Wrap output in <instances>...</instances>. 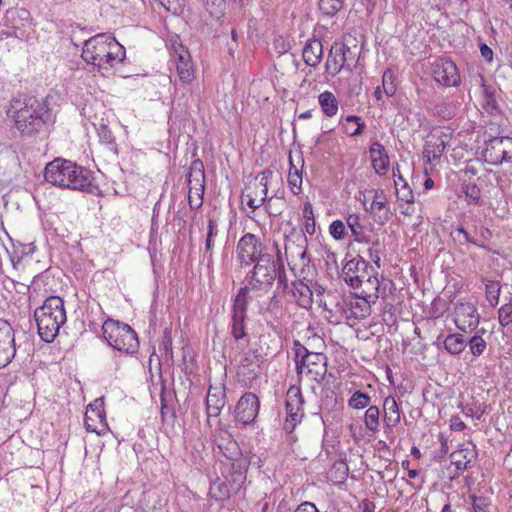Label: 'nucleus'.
<instances>
[{
	"label": "nucleus",
	"mask_w": 512,
	"mask_h": 512,
	"mask_svg": "<svg viewBox=\"0 0 512 512\" xmlns=\"http://www.w3.org/2000/svg\"><path fill=\"white\" fill-rule=\"evenodd\" d=\"M45 180L55 186L92 193L96 188L88 170L71 161L57 158L45 167Z\"/></svg>",
	"instance_id": "nucleus-1"
},
{
	"label": "nucleus",
	"mask_w": 512,
	"mask_h": 512,
	"mask_svg": "<svg viewBox=\"0 0 512 512\" xmlns=\"http://www.w3.org/2000/svg\"><path fill=\"white\" fill-rule=\"evenodd\" d=\"M81 57L87 64L99 69L111 68L125 59L126 52L114 37L99 33L84 42Z\"/></svg>",
	"instance_id": "nucleus-2"
},
{
	"label": "nucleus",
	"mask_w": 512,
	"mask_h": 512,
	"mask_svg": "<svg viewBox=\"0 0 512 512\" xmlns=\"http://www.w3.org/2000/svg\"><path fill=\"white\" fill-rule=\"evenodd\" d=\"M40 338L52 342L66 322L64 301L58 296L48 297L34 312Z\"/></svg>",
	"instance_id": "nucleus-3"
},
{
	"label": "nucleus",
	"mask_w": 512,
	"mask_h": 512,
	"mask_svg": "<svg viewBox=\"0 0 512 512\" xmlns=\"http://www.w3.org/2000/svg\"><path fill=\"white\" fill-rule=\"evenodd\" d=\"M103 338L113 349L125 354H134L139 349L136 332L127 323L107 318L102 324Z\"/></svg>",
	"instance_id": "nucleus-4"
},
{
	"label": "nucleus",
	"mask_w": 512,
	"mask_h": 512,
	"mask_svg": "<svg viewBox=\"0 0 512 512\" xmlns=\"http://www.w3.org/2000/svg\"><path fill=\"white\" fill-rule=\"evenodd\" d=\"M278 256L276 260L271 254L262 255L259 261L253 263L252 269L247 273V285L240 289H246V298L249 293H267L273 286L277 277Z\"/></svg>",
	"instance_id": "nucleus-5"
},
{
	"label": "nucleus",
	"mask_w": 512,
	"mask_h": 512,
	"mask_svg": "<svg viewBox=\"0 0 512 512\" xmlns=\"http://www.w3.org/2000/svg\"><path fill=\"white\" fill-rule=\"evenodd\" d=\"M23 104L16 112L15 125L23 135H31L44 126L49 118V110L35 97L25 98Z\"/></svg>",
	"instance_id": "nucleus-6"
},
{
	"label": "nucleus",
	"mask_w": 512,
	"mask_h": 512,
	"mask_svg": "<svg viewBox=\"0 0 512 512\" xmlns=\"http://www.w3.org/2000/svg\"><path fill=\"white\" fill-rule=\"evenodd\" d=\"M237 260L240 266L249 267L256 261H259L262 255H269L265 251V245L252 233L244 234L238 241L236 247Z\"/></svg>",
	"instance_id": "nucleus-7"
},
{
	"label": "nucleus",
	"mask_w": 512,
	"mask_h": 512,
	"mask_svg": "<svg viewBox=\"0 0 512 512\" xmlns=\"http://www.w3.org/2000/svg\"><path fill=\"white\" fill-rule=\"evenodd\" d=\"M453 321L462 332H473L480 323V315L475 303L465 298L459 299L454 306Z\"/></svg>",
	"instance_id": "nucleus-8"
},
{
	"label": "nucleus",
	"mask_w": 512,
	"mask_h": 512,
	"mask_svg": "<svg viewBox=\"0 0 512 512\" xmlns=\"http://www.w3.org/2000/svg\"><path fill=\"white\" fill-rule=\"evenodd\" d=\"M304 398L301 390L297 386H291L286 393L285 408H286V420L284 423V430L288 433H292L304 417Z\"/></svg>",
	"instance_id": "nucleus-9"
},
{
	"label": "nucleus",
	"mask_w": 512,
	"mask_h": 512,
	"mask_svg": "<svg viewBox=\"0 0 512 512\" xmlns=\"http://www.w3.org/2000/svg\"><path fill=\"white\" fill-rule=\"evenodd\" d=\"M246 289H239L232 306L231 334L236 341L247 338L245 320L249 299L246 298Z\"/></svg>",
	"instance_id": "nucleus-10"
},
{
	"label": "nucleus",
	"mask_w": 512,
	"mask_h": 512,
	"mask_svg": "<svg viewBox=\"0 0 512 512\" xmlns=\"http://www.w3.org/2000/svg\"><path fill=\"white\" fill-rule=\"evenodd\" d=\"M452 139V131L449 128L434 129L428 136L423 156L429 164L439 161L446 147Z\"/></svg>",
	"instance_id": "nucleus-11"
},
{
	"label": "nucleus",
	"mask_w": 512,
	"mask_h": 512,
	"mask_svg": "<svg viewBox=\"0 0 512 512\" xmlns=\"http://www.w3.org/2000/svg\"><path fill=\"white\" fill-rule=\"evenodd\" d=\"M301 349L304 354L301 361L296 363L297 373L299 375L306 374L311 380L319 381L327 372L326 356L322 353L309 352L303 346Z\"/></svg>",
	"instance_id": "nucleus-12"
},
{
	"label": "nucleus",
	"mask_w": 512,
	"mask_h": 512,
	"mask_svg": "<svg viewBox=\"0 0 512 512\" xmlns=\"http://www.w3.org/2000/svg\"><path fill=\"white\" fill-rule=\"evenodd\" d=\"M205 174L203 163L194 161L190 168L188 183L190 185L188 202L192 210L199 209L203 204Z\"/></svg>",
	"instance_id": "nucleus-13"
},
{
	"label": "nucleus",
	"mask_w": 512,
	"mask_h": 512,
	"mask_svg": "<svg viewBox=\"0 0 512 512\" xmlns=\"http://www.w3.org/2000/svg\"><path fill=\"white\" fill-rule=\"evenodd\" d=\"M265 360L262 356L257 355L256 352L248 350L237 368V378L240 382H243L245 386H251V384L257 380L262 373V364Z\"/></svg>",
	"instance_id": "nucleus-14"
},
{
	"label": "nucleus",
	"mask_w": 512,
	"mask_h": 512,
	"mask_svg": "<svg viewBox=\"0 0 512 512\" xmlns=\"http://www.w3.org/2000/svg\"><path fill=\"white\" fill-rule=\"evenodd\" d=\"M434 80L445 87H456L460 84V74L456 64L446 58H438L431 64Z\"/></svg>",
	"instance_id": "nucleus-15"
},
{
	"label": "nucleus",
	"mask_w": 512,
	"mask_h": 512,
	"mask_svg": "<svg viewBox=\"0 0 512 512\" xmlns=\"http://www.w3.org/2000/svg\"><path fill=\"white\" fill-rule=\"evenodd\" d=\"M84 425L88 432L104 435L108 431L103 398L90 403L84 415Z\"/></svg>",
	"instance_id": "nucleus-16"
},
{
	"label": "nucleus",
	"mask_w": 512,
	"mask_h": 512,
	"mask_svg": "<svg viewBox=\"0 0 512 512\" xmlns=\"http://www.w3.org/2000/svg\"><path fill=\"white\" fill-rule=\"evenodd\" d=\"M15 354V331L8 321L0 319V369L6 367Z\"/></svg>",
	"instance_id": "nucleus-17"
},
{
	"label": "nucleus",
	"mask_w": 512,
	"mask_h": 512,
	"mask_svg": "<svg viewBox=\"0 0 512 512\" xmlns=\"http://www.w3.org/2000/svg\"><path fill=\"white\" fill-rule=\"evenodd\" d=\"M357 199L362 203L366 212L374 217H382V214H387L386 197L382 190L365 189L358 192Z\"/></svg>",
	"instance_id": "nucleus-18"
},
{
	"label": "nucleus",
	"mask_w": 512,
	"mask_h": 512,
	"mask_svg": "<svg viewBox=\"0 0 512 512\" xmlns=\"http://www.w3.org/2000/svg\"><path fill=\"white\" fill-rule=\"evenodd\" d=\"M260 402L256 394L252 392L244 393L235 407V418L243 425L254 422L258 415Z\"/></svg>",
	"instance_id": "nucleus-19"
},
{
	"label": "nucleus",
	"mask_w": 512,
	"mask_h": 512,
	"mask_svg": "<svg viewBox=\"0 0 512 512\" xmlns=\"http://www.w3.org/2000/svg\"><path fill=\"white\" fill-rule=\"evenodd\" d=\"M368 290L354 285V319H363L370 315L371 304L375 303L378 295L375 294V284L368 283Z\"/></svg>",
	"instance_id": "nucleus-20"
},
{
	"label": "nucleus",
	"mask_w": 512,
	"mask_h": 512,
	"mask_svg": "<svg viewBox=\"0 0 512 512\" xmlns=\"http://www.w3.org/2000/svg\"><path fill=\"white\" fill-rule=\"evenodd\" d=\"M335 372H330L327 383H330L329 379H332V387H333V393L336 396H342L345 391L348 392V394L351 393L352 388L349 387V384L352 382L350 381V378L352 377V371L350 368V364L345 362L337 361V366L334 367Z\"/></svg>",
	"instance_id": "nucleus-21"
},
{
	"label": "nucleus",
	"mask_w": 512,
	"mask_h": 512,
	"mask_svg": "<svg viewBox=\"0 0 512 512\" xmlns=\"http://www.w3.org/2000/svg\"><path fill=\"white\" fill-rule=\"evenodd\" d=\"M226 403L227 396L225 384L222 382L219 383V385L210 384L206 397L207 416L209 418L219 416Z\"/></svg>",
	"instance_id": "nucleus-22"
},
{
	"label": "nucleus",
	"mask_w": 512,
	"mask_h": 512,
	"mask_svg": "<svg viewBox=\"0 0 512 512\" xmlns=\"http://www.w3.org/2000/svg\"><path fill=\"white\" fill-rule=\"evenodd\" d=\"M352 292L349 291V295L344 294L341 301L337 302L333 308L328 309L329 316L327 317L331 324L340 325L346 324L348 327H352L349 320L352 318ZM326 308V304H324Z\"/></svg>",
	"instance_id": "nucleus-23"
},
{
	"label": "nucleus",
	"mask_w": 512,
	"mask_h": 512,
	"mask_svg": "<svg viewBox=\"0 0 512 512\" xmlns=\"http://www.w3.org/2000/svg\"><path fill=\"white\" fill-rule=\"evenodd\" d=\"M214 443L219 452L228 460H237L241 455L238 443L227 430H217L214 434Z\"/></svg>",
	"instance_id": "nucleus-24"
},
{
	"label": "nucleus",
	"mask_w": 512,
	"mask_h": 512,
	"mask_svg": "<svg viewBox=\"0 0 512 512\" xmlns=\"http://www.w3.org/2000/svg\"><path fill=\"white\" fill-rule=\"evenodd\" d=\"M347 52H350V47L346 43L335 42L332 45L326 61V71L329 74L335 75L339 73L341 70H343L345 67L349 69V65L346 64Z\"/></svg>",
	"instance_id": "nucleus-25"
},
{
	"label": "nucleus",
	"mask_w": 512,
	"mask_h": 512,
	"mask_svg": "<svg viewBox=\"0 0 512 512\" xmlns=\"http://www.w3.org/2000/svg\"><path fill=\"white\" fill-rule=\"evenodd\" d=\"M268 188L255 181L247 185L242 192V203H246L253 211L261 207L267 199Z\"/></svg>",
	"instance_id": "nucleus-26"
},
{
	"label": "nucleus",
	"mask_w": 512,
	"mask_h": 512,
	"mask_svg": "<svg viewBox=\"0 0 512 512\" xmlns=\"http://www.w3.org/2000/svg\"><path fill=\"white\" fill-rule=\"evenodd\" d=\"M369 155L373 169L378 175H385L390 166V158L385 147L378 141L372 142Z\"/></svg>",
	"instance_id": "nucleus-27"
},
{
	"label": "nucleus",
	"mask_w": 512,
	"mask_h": 512,
	"mask_svg": "<svg viewBox=\"0 0 512 512\" xmlns=\"http://www.w3.org/2000/svg\"><path fill=\"white\" fill-rule=\"evenodd\" d=\"M292 295L297 305L303 309H310L314 303V290L302 280L292 283Z\"/></svg>",
	"instance_id": "nucleus-28"
},
{
	"label": "nucleus",
	"mask_w": 512,
	"mask_h": 512,
	"mask_svg": "<svg viewBox=\"0 0 512 512\" xmlns=\"http://www.w3.org/2000/svg\"><path fill=\"white\" fill-rule=\"evenodd\" d=\"M476 455L477 453L474 446L469 447L460 445L457 450L451 453V463L455 466L458 472H463L476 458Z\"/></svg>",
	"instance_id": "nucleus-29"
},
{
	"label": "nucleus",
	"mask_w": 512,
	"mask_h": 512,
	"mask_svg": "<svg viewBox=\"0 0 512 512\" xmlns=\"http://www.w3.org/2000/svg\"><path fill=\"white\" fill-rule=\"evenodd\" d=\"M176 55V70L179 78L183 83H190L194 78V69L190 54L181 46V50L179 52L176 51Z\"/></svg>",
	"instance_id": "nucleus-30"
},
{
	"label": "nucleus",
	"mask_w": 512,
	"mask_h": 512,
	"mask_svg": "<svg viewBox=\"0 0 512 512\" xmlns=\"http://www.w3.org/2000/svg\"><path fill=\"white\" fill-rule=\"evenodd\" d=\"M323 55V46L319 39L313 38L309 39L304 48H303V60L304 62L311 67H316Z\"/></svg>",
	"instance_id": "nucleus-31"
},
{
	"label": "nucleus",
	"mask_w": 512,
	"mask_h": 512,
	"mask_svg": "<svg viewBox=\"0 0 512 512\" xmlns=\"http://www.w3.org/2000/svg\"><path fill=\"white\" fill-rule=\"evenodd\" d=\"M483 157L490 165H501L504 162V156L502 154L500 137H494L488 140L485 144L483 151Z\"/></svg>",
	"instance_id": "nucleus-32"
},
{
	"label": "nucleus",
	"mask_w": 512,
	"mask_h": 512,
	"mask_svg": "<svg viewBox=\"0 0 512 512\" xmlns=\"http://www.w3.org/2000/svg\"><path fill=\"white\" fill-rule=\"evenodd\" d=\"M249 350L256 352L257 355L262 356V358L265 360L267 356L276 353L277 341L271 333H263L258 337L256 347H252Z\"/></svg>",
	"instance_id": "nucleus-33"
},
{
	"label": "nucleus",
	"mask_w": 512,
	"mask_h": 512,
	"mask_svg": "<svg viewBox=\"0 0 512 512\" xmlns=\"http://www.w3.org/2000/svg\"><path fill=\"white\" fill-rule=\"evenodd\" d=\"M383 409L386 424L390 427L397 426L401 420V412L396 400L392 396L385 398Z\"/></svg>",
	"instance_id": "nucleus-34"
},
{
	"label": "nucleus",
	"mask_w": 512,
	"mask_h": 512,
	"mask_svg": "<svg viewBox=\"0 0 512 512\" xmlns=\"http://www.w3.org/2000/svg\"><path fill=\"white\" fill-rule=\"evenodd\" d=\"M349 474V467L345 460H337L327 471V479L335 485L343 484Z\"/></svg>",
	"instance_id": "nucleus-35"
},
{
	"label": "nucleus",
	"mask_w": 512,
	"mask_h": 512,
	"mask_svg": "<svg viewBox=\"0 0 512 512\" xmlns=\"http://www.w3.org/2000/svg\"><path fill=\"white\" fill-rule=\"evenodd\" d=\"M218 225L214 219L208 220V231L205 240L204 258L207 260V265L210 266L213 263V247L214 238L218 235Z\"/></svg>",
	"instance_id": "nucleus-36"
},
{
	"label": "nucleus",
	"mask_w": 512,
	"mask_h": 512,
	"mask_svg": "<svg viewBox=\"0 0 512 512\" xmlns=\"http://www.w3.org/2000/svg\"><path fill=\"white\" fill-rule=\"evenodd\" d=\"M466 346L465 337L459 333L449 334L444 340L445 350L452 355L461 354Z\"/></svg>",
	"instance_id": "nucleus-37"
},
{
	"label": "nucleus",
	"mask_w": 512,
	"mask_h": 512,
	"mask_svg": "<svg viewBox=\"0 0 512 512\" xmlns=\"http://www.w3.org/2000/svg\"><path fill=\"white\" fill-rule=\"evenodd\" d=\"M318 99L321 109L327 117L336 115L338 111V101L333 93L325 91L319 95Z\"/></svg>",
	"instance_id": "nucleus-38"
},
{
	"label": "nucleus",
	"mask_w": 512,
	"mask_h": 512,
	"mask_svg": "<svg viewBox=\"0 0 512 512\" xmlns=\"http://www.w3.org/2000/svg\"><path fill=\"white\" fill-rule=\"evenodd\" d=\"M484 329L479 330L475 335L466 340L470 353L474 357H480L487 349V342L483 339Z\"/></svg>",
	"instance_id": "nucleus-39"
},
{
	"label": "nucleus",
	"mask_w": 512,
	"mask_h": 512,
	"mask_svg": "<svg viewBox=\"0 0 512 512\" xmlns=\"http://www.w3.org/2000/svg\"><path fill=\"white\" fill-rule=\"evenodd\" d=\"M395 189L398 201L408 204V207L403 210L402 213L405 215H411L414 212L413 207H411L414 203V194L412 189L407 183H404L402 186Z\"/></svg>",
	"instance_id": "nucleus-40"
},
{
	"label": "nucleus",
	"mask_w": 512,
	"mask_h": 512,
	"mask_svg": "<svg viewBox=\"0 0 512 512\" xmlns=\"http://www.w3.org/2000/svg\"><path fill=\"white\" fill-rule=\"evenodd\" d=\"M468 498L472 506L470 512H490L492 500L489 496L470 493Z\"/></svg>",
	"instance_id": "nucleus-41"
},
{
	"label": "nucleus",
	"mask_w": 512,
	"mask_h": 512,
	"mask_svg": "<svg viewBox=\"0 0 512 512\" xmlns=\"http://www.w3.org/2000/svg\"><path fill=\"white\" fill-rule=\"evenodd\" d=\"M288 186L294 195H299L302 191V173L293 164L290 158V170L288 174Z\"/></svg>",
	"instance_id": "nucleus-42"
},
{
	"label": "nucleus",
	"mask_w": 512,
	"mask_h": 512,
	"mask_svg": "<svg viewBox=\"0 0 512 512\" xmlns=\"http://www.w3.org/2000/svg\"><path fill=\"white\" fill-rule=\"evenodd\" d=\"M209 495L216 501L223 502L230 498V488L225 482L216 480L210 486Z\"/></svg>",
	"instance_id": "nucleus-43"
},
{
	"label": "nucleus",
	"mask_w": 512,
	"mask_h": 512,
	"mask_svg": "<svg viewBox=\"0 0 512 512\" xmlns=\"http://www.w3.org/2000/svg\"><path fill=\"white\" fill-rule=\"evenodd\" d=\"M379 409L377 406H369L364 413L365 428L373 433L378 431L379 427Z\"/></svg>",
	"instance_id": "nucleus-44"
},
{
	"label": "nucleus",
	"mask_w": 512,
	"mask_h": 512,
	"mask_svg": "<svg viewBox=\"0 0 512 512\" xmlns=\"http://www.w3.org/2000/svg\"><path fill=\"white\" fill-rule=\"evenodd\" d=\"M475 236L473 237V245L479 248H486L488 242L492 238V232L484 225L474 227Z\"/></svg>",
	"instance_id": "nucleus-45"
},
{
	"label": "nucleus",
	"mask_w": 512,
	"mask_h": 512,
	"mask_svg": "<svg viewBox=\"0 0 512 512\" xmlns=\"http://www.w3.org/2000/svg\"><path fill=\"white\" fill-rule=\"evenodd\" d=\"M462 191L468 205H478L481 199V190L474 183L463 184Z\"/></svg>",
	"instance_id": "nucleus-46"
},
{
	"label": "nucleus",
	"mask_w": 512,
	"mask_h": 512,
	"mask_svg": "<svg viewBox=\"0 0 512 512\" xmlns=\"http://www.w3.org/2000/svg\"><path fill=\"white\" fill-rule=\"evenodd\" d=\"M160 399L162 419L166 420L167 418H175L174 408L169 404V402L172 401V394L162 389Z\"/></svg>",
	"instance_id": "nucleus-47"
},
{
	"label": "nucleus",
	"mask_w": 512,
	"mask_h": 512,
	"mask_svg": "<svg viewBox=\"0 0 512 512\" xmlns=\"http://www.w3.org/2000/svg\"><path fill=\"white\" fill-rule=\"evenodd\" d=\"M451 237L458 245L473 244V236L463 226H457L451 231Z\"/></svg>",
	"instance_id": "nucleus-48"
},
{
	"label": "nucleus",
	"mask_w": 512,
	"mask_h": 512,
	"mask_svg": "<svg viewBox=\"0 0 512 512\" xmlns=\"http://www.w3.org/2000/svg\"><path fill=\"white\" fill-rule=\"evenodd\" d=\"M277 256H278V267H277V288L281 289L283 292L288 289V278L285 271V266L283 259L281 257V252L277 250Z\"/></svg>",
	"instance_id": "nucleus-49"
},
{
	"label": "nucleus",
	"mask_w": 512,
	"mask_h": 512,
	"mask_svg": "<svg viewBox=\"0 0 512 512\" xmlns=\"http://www.w3.org/2000/svg\"><path fill=\"white\" fill-rule=\"evenodd\" d=\"M486 299L491 306H496L499 301L500 285L496 281H488L485 285Z\"/></svg>",
	"instance_id": "nucleus-50"
},
{
	"label": "nucleus",
	"mask_w": 512,
	"mask_h": 512,
	"mask_svg": "<svg viewBox=\"0 0 512 512\" xmlns=\"http://www.w3.org/2000/svg\"><path fill=\"white\" fill-rule=\"evenodd\" d=\"M382 89H383V92L388 97L393 96L396 92V85L394 83V73L390 69L385 70L383 73Z\"/></svg>",
	"instance_id": "nucleus-51"
},
{
	"label": "nucleus",
	"mask_w": 512,
	"mask_h": 512,
	"mask_svg": "<svg viewBox=\"0 0 512 512\" xmlns=\"http://www.w3.org/2000/svg\"><path fill=\"white\" fill-rule=\"evenodd\" d=\"M97 134L101 143L106 144L109 147V149L115 148L116 144L113 133L107 125L101 123L97 128Z\"/></svg>",
	"instance_id": "nucleus-52"
},
{
	"label": "nucleus",
	"mask_w": 512,
	"mask_h": 512,
	"mask_svg": "<svg viewBox=\"0 0 512 512\" xmlns=\"http://www.w3.org/2000/svg\"><path fill=\"white\" fill-rule=\"evenodd\" d=\"M342 7V0H320L319 9L327 16H333Z\"/></svg>",
	"instance_id": "nucleus-53"
},
{
	"label": "nucleus",
	"mask_w": 512,
	"mask_h": 512,
	"mask_svg": "<svg viewBox=\"0 0 512 512\" xmlns=\"http://www.w3.org/2000/svg\"><path fill=\"white\" fill-rule=\"evenodd\" d=\"M371 402L372 398L368 392L354 391V409H368L369 406H373Z\"/></svg>",
	"instance_id": "nucleus-54"
},
{
	"label": "nucleus",
	"mask_w": 512,
	"mask_h": 512,
	"mask_svg": "<svg viewBox=\"0 0 512 512\" xmlns=\"http://www.w3.org/2000/svg\"><path fill=\"white\" fill-rule=\"evenodd\" d=\"M352 260H347V257L342 262V268L338 271V279L343 280L349 287H352Z\"/></svg>",
	"instance_id": "nucleus-55"
},
{
	"label": "nucleus",
	"mask_w": 512,
	"mask_h": 512,
	"mask_svg": "<svg viewBox=\"0 0 512 512\" xmlns=\"http://www.w3.org/2000/svg\"><path fill=\"white\" fill-rule=\"evenodd\" d=\"M498 320L501 326L505 327L512 323V304H504L498 310Z\"/></svg>",
	"instance_id": "nucleus-56"
},
{
	"label": "nucleus",
	"mask_w": 512,
	"mask_h": 512,
	"mask_svg": "<svg viewBox=\"0 0 512 512\" xmlns=\"http://www.w3.org/2000/svg\"><path fill=\"white\" fill-rule=\"evenodd\" d=\"M502 154L504 156L505 163H512V138L511 137H500Z\"/></svg>",
	"instance_id": "nucleus-57"
},
{
	"label": "nucleus",
	"mask_w": 512,
	"mask_h": 512,
	"mask_svg": "<svg viewBox=\"0 0 512 512\" xmlns=\"http://www.w3.org/2000/svg\"><path fill=\"white\" fill-rule=\"evenodd\" d=\"M330 234L336 240L343 239L345 236L346 228L341 220H335L330 225Z\"/></svg>",
	"instance_id": "nucleus-58"
},
{
	"label": "nucleus",
	"mask_w": 512,
	"mask_h": 512,
	"mask_svg": "<svg viewBox=\"0 0 512 512\" xmlns=\"http://www.w3.org/2000/svg\"><path fill=\"white\" fill-rule=\"evenodd\" d=\"M354 283L356 287H361L363 290H368V283L375 284V294L378 295V281L374 277L372 278L370 275H368L367 279H363L362 276L354 275Z\"/></svg>",
	"instance_id": "nucleus-59"
},
{
	"label": "nucleus",
	"mask_w": 512,
	"mask_h": 512,
	"mask_svg": "<svg viewBox=\"0 0 512 512\" xmlns=\"http://www.w3.org/2000/svg\"><path fill=\"white\" fill-rule=\"evenodd\" d=\"M274 49L279 56L285 55L290 49V44L282 37H278L274 41Z\"/></svg>",
	"instance_id": "nucleus-60"
},
{
	"label": "nucleus",
	"mask_w": 512,
	"mask_h": 512,
	"mask_svg": "<svg viewBox=\"0 0 512 512\" xmlns=\"http://www.w3.org/2000/svg\"><path fill=\"white\" fill-rule=\"evenodd\" d=\"M392 175H393V179H394L395 188H398V187L402 186V184L407 183L405 181V179L403 178V176L401 175L400 168H399L398 164H396L395 166L392 167Z\"/></svg>",
	"instance_id": "nucleus-61"
},
{
	"label": "nucleus",
	"mask_w": 512,
	"mask_h": 512,
	"mask_svg": "<svg viewBox=\"0 0 512 512\" xmlns=\"http://www.w3.org/2000/svg\"><path fill=\"white\" fill-rule=\"evenodd\" d=\"M466 428L465 423L459 416H452L450 419V429L452 431H462Z\"/></svg>",
	"instance_id": "nucleus-62"
},
{
	"label": "nucleus",
	"mask_w": 512,
	"mask_h": 512,
	"mask_svg": "<svg viewBox=\"0 0 512 512\" xmlns=\"http://www.w3.org/2000/svg\"><path fill=\"white\" fill-rule=\"evenodd\" d=\"M272 176H273V171L270 169H265L264 171L259 173V175L255 178L254 181L256 183H262V184H264V186L267 187L268 181L272 178Z\"/></svg>",
	"instance_id": "nucleus-63"
},
{
	"label": "nucleus",
	"mask_w": 512,
	"mask_h": 512,
	"mask_svg": "<svg viewBox=\"0 0 512 512\" xmlns=\"http://www.w3.org/2000/svg\"><path fill=\"white\" fill-rule=\"evenodd\" d=\"M295 512H319L315 504L303 502L296 508Z\"/></svg>",
	"instance_id": "nucleus-64"
}]
</instances>
